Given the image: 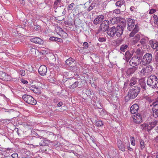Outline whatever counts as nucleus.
Masks as SVG:
<instances>
[{
	"mask_svg": "<svg viewBox=\"0 0 158 158\" xmlns=\"http://www.w3.org/2000/svg\"><path fill=\"white\" fill-rule=\"evenodd\" d=\"M158 78L154 75H151L148 77L147 81V84L152 88H156L158 83Z\"/></svg>",
	"mask_w": 158,
	"mask_h": 158,
	"instance_id": "f257e3e1",
	"label": "nucleus"
},
{
	"mask_svg": "<svg viewBox=\"0 0 158 158\" xmlns=\"http://www.w3.org/2000/svg\"><path fill=\"white\" fill-rule=\"evenodd\" d=\"M153 70L152 66L148 65L142 68L141 70L139 72V75L141 77H146L151 74Z\"/></svg>",
	"mask_w": 158,
	"mask_h": 158,
	"instance_id": "f03ea898",
	"label": "nucleus"
},
{
	"mask_svg": "<svg viewBox=\"0 0 158 158\" xmlns=\"http://www.w3.org/2000/svg\"><path fill=\"white\" fill-rule=\"evenodd\" d=\"M158 122L157 121H155L153 122L149 123V124L143 123L141 126V128L143 130H147L148 131H149L157 124Z\"/></svg>",
	"mask_w": 158,
	"mask_h": 158,
	"instance_id": "7ed1b4c3",
	"label": "nucleus"
},
{
	"mask_svg": "<svg viewBox=\"0 0 158 158\" xmlns=\"http://www.w3.org/2000/svg\"><path fill=\"white\" fill-rule=\"evenodd\" d=\"M152 59V54L148 53H146L143 56L142 60L140 63V64L142 63V64L145 65L147 64L150 63Z\"/></svg>",
	"mask_w": 158,
	"mask_h": 158,
	"instance_id": "20e7f679",
	"label": "nucleus"
},
{
	"mask_svg": "<svg viewBox=\"0 0 158 158\" xmlns=\"http://www.w3.org/2000/svg\"><path fill=\"white\" fill-rule=\"evenodd\" d=\"M22 98L28 104L35 105L36 103V101L30 95L25 94L23 96Z\"/></svg>",
	"mask_w": 158,
	"mask_h": 158,
	"instance_id": "39448f33",
	"label": "nucleus"
},
{
	"mask_svg": "<svg viewBox=\"0 0 158 158\" xmlns=\"http://www.w3.org/2000/svg\"><path fill=\"white\" fill-rule=\"evenodd\" d=\"M143 46L142 44H138L135 47V54L137 55V58L141 57L143 55V50L142 49Z\"/></svg>",
	"mask_w": 158,
	"mask_h": 158,
	"instance_id": "423d86ee",
	"label": "nucleus"
},
{
	"mask_svg": "<svg viewBox=\"0 0 158 158\" xmlns=\"http://www.w3.org/2000/svg\"><path fill=\"white\" fill-rule=\"evenodd\" d=\"M139 92V89L138 88L131 89L129 91L128 95L131 98H134L137 96Z\"/></svg>",
	"mask_w": 158,
	"mask_h": 158,
	"instance_id": "0eeeda50",
	"label": "nucleus"
},
{
	"mask_svg": "<svg viewBox=\"0 0 158 158\" xmlns=\"http://www.w3.org/2000/svg\"><path fill=\"white\" fill-rule=\"evenodd\" d=\"M127 22L128 25V29L130 31H132L135 24V20L131 18H129L127 19Z\"/></svg>",
	"mask_w": 158,
	"mask_h": 158,
	"instance_id": "6e6552de",
	"label": "nucleus"
},
{
	"mask_svg": "<svg viewBox=\"0 0 158 158\" xmlns=\"http://www.w3.org/2000/svg\"><path fill=\"white\" fill-rule=\"evenodd\" d=\"M109 22L108 20L103 21L100 25V29L103 31H106L109 26Z\"/></svg>",
	"mask_w": 158,
	"mask_h": 158,
	"instance_id": "1a4fd4ad",
	"label": "nucleus"
},
{
	"mask_svg": "<svg viewBox=\"0 0 158 158\" xmlns=\"http://www.w3.org/2000/svg\"><path fill=\"white\" fill-rule=\"evenodd\" d=\"M38 72L40 75L42 76L45 75L47 72V67L44 65H41L39 68Z\"/></svg>",
	"mask_w": 158,
	"mask_h": 158,
	"instance_id": "9d476101",
	"label": "nucleus"
},
{
	"mask_svg": "<svg viewBox=\"0 0 158 158\" xmlns=\"http://www.w3.org/2000/svg\"><path fill=\"white\" fill-rule=\"evenodd\" d=\"M0 79L3 81H8L10 80V76L4 72H0Z\"/></svg>",
	"mask_w": 158,
	"mask_h": 158,
	"instance_id": "9b49d317",
	"label": "nucleus"
},
{
	"mask_svg": "<svg viewBox=\"0 0 158 158\" xmlns=\"http://www.w3.org/2000/svg\"><path fill=\"white\" fill-rule=\"evenodd\" d=\"M133 121L137 123H139L142 122V117L139 114H137L133 116Z\"/></svg>",
	"mask_w": 158,
	"mask_h": 158,
	"instance_id": "f8f14e48",
	"label": "nucleus"
},
{
	"mask_svg": "<svg viewBox=\"0 0 158 158\" xmlns=\"http://www.w3.org/2000/svg\"><path fill=\"white\" fill-rule=\"evenodd\" d=\"M124 0H120L116 2L115 5L118 7H121L123 6V8L121 9L122 12H123L125 10V5H124Z\"/></svg>",
	"mask_w": 158,
	"mask_h": 158,
	"instance_id": "ddd939ff",
	"label": "nucleus"
},
{
	"mask_svg": "<svg viewBox=\"0 0 158 158\" xmlns=\"http://www.w3.org/2000/svg\"><path fill=\"white\" fill-rule=\"evenodd\" d=\"M153 105V107L152 108L153 115L154 117L156 118L158 117V103H154Z\"/></svg>",
	"mask_w": 158,
	"mask_h": 158,
	"instance_id": "4468645a",
	"label": "nucleus"
},
{
	"mask_svg": "<svg viewBox=\"0 0 158 158\" xmlns=\"http://www.w3.org/2000/svg\"><path fill=\"white\" fill-rule=\"evenodd\" d=\"M104 19V16L102 15L98 16L94 21V24L97 25L99 24L103 21Z\"/></svg>",
	"mask_w": 158,
	"mask_h": 158,
	"instance_id": "2eb2a0df",
	"label": "nucleus"
},
{
	"mask_svg": "<svg viewBox=\"0 0 158 158\" xmlns=\"http://www.w3.org/2000/svg\"><path fill=\"white\" fill-rule=\"evenodd\" d=\"M138 58H132L130 61L129 64H130L132 66L135 67L137 65H138L139 64V63L137 62L136 61L139 60L140 61V60L139 59H138Z\"/></svg>",
	"mask_w": 158,
	"mask_h": 158,
	"instance_id": "dca6fc26",
	"label": "nucleus"
},
{
	"mask_svg": "<svg viewBox=\"0 0 158 158\" xmlns=\"http://www.w3.org/2000/svg\"><path fill=\"white\" fill-rule=\"evenodd\" d=\"M116 32L115 34L118 37H120L123 33V31L122 27L120 26H117L115 27Z\"/></svg>",
	"mask_w": 158,
	"mask_h": 158,
	"instance_id": "f3484780",
	"label": "nucleus"
},
{
	"mask_svg": "<svg viewBox=\"0 0 158 158\" xmlns=\"http://www.w3.org/2000/svg\"><path fill=\"white\" fill-rule=\"evenodd\" d=\"M139 109V106L137 104H134L130 108V112L133 114L137 112Z\"/></svg>",
	"mask_w": 158,
	"mask_h": 158,
	"instance_id": "a211bd4d",
	"label": "nucleus"
},
{
	"mask_svg": "<svg viewBox=\"0 0 158 158\" xmlns=\"http://www.w3.org/2000/svg\"><path fill=\"white\" fill-rule=\"evenodd\" d=\"M116 32L115 27L114 26L110 28L107 31V34L110 37H113L115 34Z\"/></svg>",
	"mask_w": 158,
	"mask_h": 158,
	"instance_id": "6ab92c4d",
	"label": "nucleus"
},
{
	"mask_svg": "<svg viewBox=\"0 0 158 158\" xmlns=\"http://www.w3.org/2000/svg\"><path fill=\"white\" fill-rule=\"evenodd\" d=\"M30 41L35 44H42L43 43V41L39 37H35L31 39Z\"/></svg>",
	"mask_w": 158,
	"mask_h": 158,
	"instance_id": "aec40b11",
	"label": "nucleus"
},
{
	"mask_svg": "<svg viewBox=\"0 0 158 158\" xmlns=\"http://www.w3.org/2000/svg\"><path fill=\"white\" fill-rule=\"evenodd\" d=\"M142 35L138 33L135 35L132 39V41L134 43L138 42L141 38Z\"/></svg>",
	"mask_w": 158,
	"mask_h": 158,
	"instance_id": "412c9836",
	"label": "nucleus"
},
{
	"mask_svg": "<svg viewBox=\"0 0 158 158\" xmlns=\"http://www.w3.org/2000/svg\"><path fill=\"white\" fill-rule=\"evenodd\" d=\"M139 29L138 26L136 25H135V28L133 29L132 31L130 33L129 36L130 37H133L134 35L137 33L139 31Z\"/></svg>",
	"mask_w": 158,
	"mask_h": 158,
	"instance_id": "4be33fe9",
	"label": "nucleus"
},
{
	"mask_svg": "<svg viewBox=\"0 0 158 158\" xmlns=\"http://www.w3.org/2000/svg\"><path fill=\"white\" fill-rule=\"evenodd\" d=\"M135 68H129L127 69V76H130L134 73L136 70Z\"/></svg>",
	"mask_w": 158,
	"mask_h": 158,
	"instance_id": "5701e85b",
	"label": "nucleus"
},
{
	"mask_svg": "<svg viewBox=\"0 0 158 158\" xmlns=\"http://www.w3.org/2000/svg\"><path fill=\"white\" fill-rule=\"evenodd\" d=\"M137 81V79L135 77H132L129 83V85L133 86L136 84Z\"/></svg>",
	"mask_w": 158,
	"mask_h": 158,
	"instance_id": "b1692460",
	"label": "nucleus"
},
{
	"mask_svg": "<svg viewBox=\"0 0 158 158\" xmlns=\"http://www.w3.org/2000/svg\"><path fill=\"white\" fill-rule=\"evenodd\" d=\"M118 146L119 149L123 152L125 151V147L124 145L122 143V142L120 141L118 143Z\"/></svg>",
	"mask_w": 158,
	"mask_h": 158,
	"instance_id": "393cba45",
	"label": "nucleus"
},
{
	"mask_svg": "<svg viewBox=\"0 0 158 158\" xmlns=\"http://www.w3.org/2000/svg\"><path fill=\"white\" fill-rule=\"evenodd\" d=\"M60 5H61L60 0H56L54 2V8H56V9L57 7H59L60 8L61 7V6H60Z\"/></svg>",
	"mask_w": 158,
	"mask_h": 158,
	"instance_id": "a878e982",
	"label": "nucleus"
},
{
	"mask_svg": "<svg viewBox=\"0 0 158 158\" xmlns=\"http://www.w3.org/2000/svg\"><path fill=\"white\" fill-rule=\"evenodd\" d=\"M151 47L154 49H156L158 50V42L157 41H154L151 44Z\"/></svg>",
	"mask_w": 158,
	"mask_h": 158,
	"instance_id": "bb28decb",
	"label": "nucleus"
},
{
	"mask_svg": "<svg viewBox=\"0 0 158 158\" xmlns=\"http://www.w3.org/2000/svg\"><path fill=\"white\" fill-rule=\"evenodd\" d=\"M74 61V60L70 57L67 60L65 61V63L68 65H70L72 64Z\"/></svg>",
	"mask_w": 158,
	"mask_h": 158,
	"instance_id": "cd10ccee",
	"label": "nucleus"
},
{
	"mask_svg": "<svg viewBox=\"0 0 158 158\" xmlns=\"http://www.w3.org/2000/svg\"><path fill=\"white\" fill-rule=\"evenodd\" d=\"M141 39L140 41V42L141 43V44L143 45V44H145L147 41V39L148 38L147 37H144L143 35L141 37Z\"/></svg>",
	"mask_w": 158,
	"mask_h": 158,
	"instance_id": "c85d7f7f",
	"label": "nucleus"
},
{
	"mask_svg": "<svg viewBox=\"0 0 158 158\" xmlns=\"http://www.w3.org/2000/svg\"><path fill=\"white\" fill-rule=\"evenodd\" d=\"M54 75V74L53 73H51L48 78L49 81L52 83H54L55 81V78L53 77Z\"/></svg>",
	"mask_w": 158,
	"mask_h": 158,
	"instance_id": "c756f323",
	"label": "nucleus"
},
{
	"mask_svg": "<svg viewBox=\"0 0 158 158\" xmlns=\"http://www.w3.org/2000/svg\"><path fill=\"white\" fill-rule=\"evenodd\" d=\"M78 82L77 81H75L73 84L69 86V88L71 89H74L78 86Z\"/></svg>",
	"mask_w": 158,
	"mask_h": 158,
	"instance_id": "7c9ffc66",
	"label": "nucleus"
},
{
	"mask_svg": "<svg viewBox=\"0 0 158 158\" xmlns=\"http://www.w3.org/2000/svg\"><path fill=\"white\" fill-rule=\"evenodd\" d=\"M128 47V45L126 44H123L121 45L120 48V50L122 52H124Z\"/></svg>",
	"mask_w": 158,
	"mask_h": 158,
	"instance_id": "2f4dec72",
	"label": "nucleus"
},
{
	"mask_svg": "<svg viewBox=\"0 0 158 158\" xmlns=\"http://www.w3.org/2000/svg\"><path fill=\"white\" fill-rule=\"evenodd\" d=\"M33 92L37 94H40L41 93L40 88H39V87L36 86L35 88L34 89H33Z\"/></svg>",
	"mask_w": 158,
	"mask_h": 158,
	"instance_id": "473e14b6",
	"label": "nucleus"
},
{
	"mask_svg": "<svg viewBox=\"0 0 158 158\" xmlns=\"http://www.w3.org/2000/svg\"><path fill=\"white\" fill-rule=\"evenodd\" d=\"M117 22V19L116 18H114L111 19L110 21V23L111 24H116Z\"/></svg>",
	"mask_w": 158,
	"mask_h": 158,
	"instance_id": "72a5a7b5",
	"label": "nucleus"
},
{
	"mask_svg": "<svg viewBox=\"0 0 158 158\" xmlns=\"http://www.w3.org/2000/svg\"><path fill=\"white\" fill-rule=\"evenodd\" d=\"M131 142V145L133 146H135V139L134 137H130Z\"/></svg>",
	"mask_w": 158,
	"mask_h": 158,
	"instance_id": "f704fd0d",
	"label": "nucleus"
},
{
	"mask_svg": "<svg viewBox=\"0 0 158 158\" xmlns=\"http://www.w3.org/2000/svg\"><path fill=\"white\" fill-rule=\"evenodd\" d=\"M96 125L97 127H101L103 125V123L102 121H98L96 123Z\"/></svg>",
	"mask_w": 158,
	"mask_h": 158,
	"instance_id": "c9c22d12",
	"label": "nucleus"
},
{
	"mask_svg": "<svg viewBox=\"0 0 158 158\" xmlns=\"http://www.w3.org/2000/svg\"><path fill=\"white\" fill-rule=\"evenodd\" d=\"M120 10L119 9H115L113 11V14L115 15L116 14H118L120 13Z\"/></svg>",
	"mask_w": 158,
	"mask_h": 158,
	"instance_id": "e433bc0d",
	"label": "nucleus"
},
{
	"mask_svg": "<svg viewBox=\"0 0 158 158\" xmlns=\"http://www.w3.org/2000/svg\"><path fill=\"white\" fill-rule=\"evenodd\" d=\"M154 23L156 24H158V18L156 15H154L153 16Z\"/></svg>",
	"mask_w": 158,
	"mask_h": 158,
	"instance_id": "4c0bfd02",
	"label": "nucleus"
},
{
	"mask_svg": "<svg viewBox=\"0 0 158 158\" xmlns=\"http://www.w3.org/2000/svg\"><path fill=\"white\" fill-rule=\"evenodd\" d=\"M19 74L22 76H24L25 74V71L22 69H19Z\"/></svg>",
	"mask_w": 158,
	"mask_h": 158,
	"instance_id": "58836bf2",
	"label": "nucleus"
},
{
	"mask_svg": "<svg viewBox=\"0 0 158 158\" xmlns=\"http://www.w3.org/2000/svg\"><path fill=\"white\" fill-rule=\"evenodd\" d=\"M140 144L141 148L142 149H143L144 148V142L143 140H141L140 142Z\"/></svg>",
	"mask_w": 158,
	"mask_h": 158,
	"instance_id": "ea45409f",
	"label": "nucleus"
},
{
	"mask_svg": "<svg viewBox=\"0 0 158 158\" xmlns=\"http://www.w3.org/2000/svg\"><path fill=\"white\" fill-rule=\"evenodd\" d=\"M106 38L102 37H100L98 39V41L101 42H103L106 41Z\"/></svg>",
	"mask_w": 158,
	"mask_h": 158,
	"instance_id": "a19ab883",
	"label": "nucleus"
},
{
	"mask_svg": "<svg viewBox=\"0 0 158 158\" xmlns=\"http://www.w3.org/2000/svg\"><path fill=\"white\" fill-rule=\"evenodd\" d=\"M46 144V141L44 139L42 140L41 142L40 143V145L41 146H44Z\"/></svg>",
	"mask_w": 158,
	"mask_h": 158,
	"instance_id": "79ce46f5",
	"label": "nucleus"
},
{
	"mask_svg": "<svg viewBox=\"0 0 158 158\" xmlns=\"http://www.w3.org/2000/svg\"><path fill=\"white\" fill-rule=\"evenodd\" d=\"M26 69L27 71H30L31 70V69H32V67L30 65H27L26 66Z\"/></svg>",
	"mask_w": 158,
	"mask_h": 158,
	"instance_id": "37998d69",
	"label": "nucleus"
},
{
	"mask_svg": "<svg viewBox=\"0 0 158 158\" xmlns=\"http://www.w3.org/2000/svg\"><path fill=\"white\" fill-rule=\"evenodd\" d=\"M56 31H57L58 30H59V31H58L57 32L58 33H60V32H61L62 33H64V31L63 30L62 28H61L60 27H58L56 28Z\"/></svg>",
	"mask_w": 158,
	"mask_h": 158,
	"instance_id": "c03bdc74",
	"label": "nucleus"
},
{
	"mask_svg": "<svg viewBox=\"0 0 158 158\" xmlns=\"http://www.w3.org/2000/svg\"><path fill=\"white\" fill-rule=\"evenodd\" d=\"M73 3H72L68 6V9L69 10H72V8L73 7Z\"/></svg>",
	"mask_w": 158,
	"mask_h": 158,
	"instance_id": "a18cd8bd",
	"label": "nucleus"
},
{
	"mask_svg": "<svg viewBox=\"0 0 158 158\" xmlns=\"http://www.w3.org/2000/svg\"><path fill=\"white\" fill-rule=\"evenodd\" d=\"M83 46L84 48H87L88 46V44L86 42H84L83 44Z\"/></svg>",
	"mask_w": 158,
	"mask_h": 158,
	"instance_id": "49530a36",
	"label": "nucleus"
},
{
	"mask_svg": "<svg viewBox=\"0 0 158 158\" xmlns=\"http://www.w3.org/2000/svg\"><path fill=\"white\" fill-rule=\"evenodd\" d=\"M95 6V5L94 4H92L91 5L89 6L88 9V10L89 11H90L91 10L94 8V7Z\"/></svg>",
	"mask_w": 158,
	"mask_h": 158,
	"instance_id": "de8ad7c7",
	"label": "nucleus"
},
{
	"mask_svg": "<svg viewBox=\"0 0 158 158\" xmlns=\"http://www.w3.org/2000/svg\"><path fill=\"white\" fill-rule=\"evenodd\" d=\"M40 26L38 25L35 26L34 29L36 31L39 30L40 29Z\"/></svg>",
	"mask_w": 158,
	"mask_h": 158,
	"instance_id": "09e8293b",
	"label": "nucleus"
},
{
	"mask_svg": "<svg viewBox=\"0 0 158 158\" xmlns=\"http://www.w3.org/2000/svg\"><path fill=\"white\" fill-rule=\"evenodd\" d=\"M11 156L14 158H18V154L17 153H13L11 155Z\"/></svg>",
	"mask_w": 158,
	"mask_h": 158,
	"instance_id": "8fccbe9b",
	"label": "nucleus"
},
{
	"mask_svg": "<svg viewBox=\"0 0 158 158\" xmlns=\"http://www.w3.org/2000/svg\"><path fill=\"white\" fill-rule=\"evenodd\" d=\"M156 11V9H151L149 12L150 14H153Z\"/></svg>",
	"mask_w": 158,
	"mask_h": 158,
	"instance_id": "3c124183",
	"label": "nucleus"
},
{
	"mask_svg": "<svg viewBox=\"0 0 158 158\" xmlns=\"http://www.w3.org/2000/svg\"><path fill=\"white\" fill-rule=\"evenodd\" d=\"M155 58L156 61L158 62V52L156 53Z\"/></svg>",
	"mask_w": 158,
	"mask_h": 158,
	"instance_id": "603ef678",
	"label": "nucleus"
},
{
	"mask_svg": "<svg viewBox=\"0 0 158 158\" xmlns=\"http://www.w3.org/2000/svg\"><path fill=\"white\" fill-rule=\"evenodd\" d=\"M36 49L34 48H31L30 49V52L32 53H35L36 52Z\"/></svg>",
	"mask_w": 158,
	"mask_h": 158,
	"instance_id": "864d4df0",
	"label": "nucleus"
},
{
	"mask_svg": "<svg viewBox=\"0 0 158 158\" xmlns=\"http://www.w3.org/2000/svg\"><path fill=\"white\" fill-rule=\"evenodd\" d=\"M21 81L23 83L25 84H27L28 83V82L27 81L24 80H22Z\"/></svg>",
	"mask_w": 158,
	"mask_h": 158,
	"instance_id": "5fc2aeb1",
	"label": "nucleus"
},
{
	"mask_svg": "<svg viewBox=\"0 0 158 158\" xmlns=\"http://www.w3.org/2000/svg\"><path fill=\"white\" fill-rule=\"evenodd\" d=\"M36 87V86H30L29 88H30V90H32L33 91V89H34Z\"/></svg>",
	"mask_w": 158,
	"mask_h": 158,
	"instance_id": "6e6d98bb",
	"label": "nucleus"
},
{
	"mask_svg": "<svg viewBox=\"0 0 158 158\" xmlns=\"http://www.w3.org/2000/svg\"><path fill=\"white\" fill-rule=\"evenodd\" d=\"M62 40V39L57 37H56L55 41H57L58 42H60Z\"/></svg>",
	"mask_w": 158,
	"mask_h": 158,
	"instance_id": "4d7b16f0",
	"label": "nucleus"
},
{
	"mask_svg": "<svg viewBox=\"0 0 158 158\" xmlns=\"http://www.w3.org/2000/svg\"><path fill=\"white\" fill-rule=\"evenodd\" d=\"M62 40V39L57 37H56L55 41H57L58 42H60Z\"/></svg>",
	"mask_w": 158,
	"mask_h": 158,
	"instance_id": "13d9d810",
	"label": "nucleus"
},
{
	"mask_svg": "<svg viewBox=\"0 0 158 158\" xmlns=\"http://www.w3.org/2000/svg\"><path fill=\"white\" fill-rule=\"evenodd\" d=\"M62 104H63L62 102H60L58 103V104H57L58 106L59 107H60L62 105Z\"/></svg>",
	"mask_w": 158,
	"mask_h": 158,
	"instance_id": "bf43d9fd",
	"label": "nucleus"
},
{
	"mask_svg": "<svg viewBox=\"0 0 158 158\" xmlns=\"http://www.w3.org/2000/svg\"><path fill=\"white\" fill-rule=\"evenodd\" d=\"M56 37H51L50 38V40H55V41Z\"/></svg>",
	"mask_w": 158,
	"mask_h": 158,
	"instance_id": "052dcab7",
	"label": "nucleus"
},
{
	"mask_svg": "<svg viewBox=\"0 0 158 158\" xmlns=\"http://www.w3.org/2000/svg\"><path fill=\"white\" fill-rule=\"evenodd\" d=\"M134 7L133 6H132L130 8V9L131 11H133L134 10Z\"/></svg>",
	"mask_w": 158,
	"mask_h": 158,
	"instance_id": "680f3d73",
	"label": "nucleus"
},
{
	"mask_svg": "<svg viewBox=\"0 0 158 158\" xmlns=\"http://www.w3.org/2000/svg\"><path fill=\"white\" fill-rule=\"evenodd\" d=\"M155 140L156 142L158 143V136L155 138Z\"/></svg>",
	"mask_w": 158,
	"mask_h": 158,
	"instance_id": "e2e57ef3",
	"label": "nucleus"
},
{
	"mask_svg": "<svg viewBox=\"0 0 158 158\" xmlns=\"http://www.w3.org/2000/svg\"><path fill=\"white\" fill-rule=\"evenodd\" d=\"M128 150H130L131 151H132V148H130V147H128Z\"/></svg>",
	"mask_w": 158,
	"mask_h": 158,
	"instance_id": "0e129e2a",
	"label": "nucleus"
},
{
	"mask_svg": "<svg viewBox=\"0 0 158 158\" xmlns=\"http://www.w3.org/2000/svg\"><path fill=\"white\" fill-rule=\"evenodd\" d=\"M91 140H92V142L94 143V139L93 138H92Z\"/></svg>",
	"mask_w": 158,
	"mask_h": 158,
	"instance_id": "69168bd1",
	"label": "nucleus"
},
{
	"mask_svg": "<svg viewBox=\"0 0 158 158\" xmlns=\"http://www.w3.org/2000/svg\"><path fill=\"white\" fill-rule=\"evenodd\" d=\"M0 95L1 96H5V95L4 94H1V93H0Z\"/></svg>",
	"mask_w": 158,
	"mask_h": 158,
	"instance_id": "338daca9",
	"label": "nucleus"
},
{
	"mask_svg": "<svg viewBox=\"0 0 158 158\" xmlns=\"http://www.w3.org/2000/svg\"><path fill=\"white\" fill-rule=\"evenodd\" d=\"M156 158H158V152L157 153H156Z\"/></svg>",
	"mask_w": 158,
	"mask_h": 158,
	"instance_id": "774afa93",
	"label": "nucleus"
}]
</instances>
